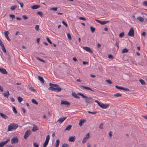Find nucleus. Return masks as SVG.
I'll return each instance as SVG.
<instances>
[{
	"instance_id": "1",
	"label": "nucleus",
	"mask_w": 147,
	"mask_h": 147,
	"mask_svg": "<svg viewBox=\"0 0 147 147\" xmlns=\"http://www.w3.org/2000/svg\"><path fill=\"white\" fill-rule=\"evenodd\" d=\"M18 127V125L15 123H11L8 127L7 130L8 131H11L16 129Z\"/></svg>"
},
{
	"instance_id": "2",
	"label": "nucleus",
	"mask_w": 147,
	"mask_h": 147,
	"mask_svg": "<svg viewBox=\"0 0 147 147\" xmlns=\"http://www.w3.org/2000/svg\"><path fill=\"white\" fill-rule=\"evenodd\" d=\"M49 90L51 91L54 90L55 92H59L61 90V89L60 87L54 88L53 87H49Z\"/></svg>"
},
{
	"instance_id": "3",
	"label": "nucleus",
	"mask_w": 147,
	"mask_h": 147,
	"mask_svg": "<svg viewBox=\"0 0 147 147\" xmlns=\"http://www.w3.org/2000/svg\"><path fill=\"white\" fill-rule=\"evenodd\" d=\"M50 139V136L49 135H47L46 138V139L45 142L43 144V147H46L47 145L49 140Z\"/></svg>"
},
{
	"instance_id": "4",
	"label": "nucleus",
	"mask_w": 147,
	"mask_h": 147,
	"mask_svg": "<svg viewBox=\"0 0 147 147\" xmlns=\"http://www.w3.org/2000/svg\"><path fill=\"white\" fill-rule=\"evenodd\" d=\"M31 133V131L30 130H28L26 131L25 132L24 135V138L25 139H26Z\"/></svg>"
},
{
	"instance_id": "5",
	"label": "nucleus",
	"mask_w": 147,
	"mask_h": 147,
	"mask_svg": "<svg viewBox=\"0 0 147 147\" xmlns=\"http://www.w3.org/2000/svg\"><path fill=\"white\" fill-rule=\"evenodd\" d=\"M129 36L131 37H133L134 35V31L133 28H131L128 33Z\"/></svg>"
},
{
	"instance_id": "6",
	"label": "nucleus",
	"mask_w": 147,
	"mask_h": 147,
	"mask_svg": "<svg viewBox=\"0 0 147 147\" xmlns=\"http://www.w3.org/2000/svg\"><path fill=\"white\" fill-rule=\"evenodd\" d=\"M83 48L84 50L89 53H93V51L91 50V49L88 47H83Z\"/></svg>"
},
{
	"instance_id": "7",
	"label": "nucleus",
	"mask_w": 147,
	"mask_h": 147,
	"mask_svg": "<svg viewBox=\"0 0 147 147\" xmlns=\"http://www.w3.org/2000/svg\"><path fill=\"white\" fill-rule=\"evenodd\" d=\"M109 106V104H104L102 103H101L99 106L102 108L105 109L108 108Z\"/></svg>"
},
{
	"instance_id": "8",
	"label": "nucleus",
	"mask_w": 147,
	"mask_h": 147,
	"mask_svg": "<svg viewBox=\"0 0 147 147\" xmlns=\"http://www.w3.org/2000/svg\"><path fill=\"white\" fill-rule=\"evenodd\" d=\"M61 104L67 105V107L69 106L70 105V103L68 101L62 100L61 101Z\"/></svg>"
},
{
	"instance_id": "9",
	"label": "nucleus",
	"mask_w": 147,
	"mask_h": 147,
	"mask_svg": "<svg viewBox=\"0 0 147 147\" xmlns=\"http://www.w3.org/2000/svg\"><path fill=\"white\" fill-rule=\"evenodd\" d=\"M18 142V138L16 137H14L11 140V143L12 144L16 143Z\"/></svg>"
},
{
	"instance_id": "10",
	"label": "nucleus",
	"mask_w": 147,
	"mask_h": 147,
	"mask_svg": "<svg viewBox=\"0 0 147 147\" xmlns=\"http://www.w3.org/2000/svg\"><path fill=\"white\" fill-rule=\"evenodd\" d=\"M10 140V139H8L5 141L1 142L0 143V147H3Z\"/></svg>"
},
{
	"instance_id": "11",
	"label": "nucleus",
	"mask_w": 147,
	"mask_h": 147,
	"mask_svg": "<svg viewBox=\"0 0 147 147\" xmlns=\"http://www.w3.org/2000/svg\"><path fill=\"white\" fill-rule=\"evenodd\" d=\"M67 118L66 117H61L57 120V122H59L60 123H62Z\"/></svg>"
},
{
	"instance_id": "12",
	"label": "nucleus",
	"mask_w": 147,
	"mask_h": 147,
	"mask_svg": "<svg viewBox=\"0 0 147 147\" xmlns=\"http://www.w3.org/2000/svg\"><path fill=\"white\" fill-rule=\"evenodd\" d=\"M92 98L91 97H88L87 96V98H85L84 99V101L87 103L86 106H87L88 103H90V102L89 101V100H92Z\"/></svg>"
},
{
	"instance_id": "13",
	"label": "nucleus",
	"mask_w": 147,
	"mask_h": 147,
	"mask_svg": "<svg viewBox=\"0 0 147 147\" xmlns=\"http://www.w3.org/2000/svg\"><path fill=\"white\" fill-rule=\"evenodd\" d=\"M0 72H1L3 74H7V72L5 69L3 68L0 67Z\"/></svg>"
},
{
	"instance_id": "14",
	"label": "nucleus",
	"mask_w": 147,
	"mask_h": 147,
	"mask_svg": "<svg viewBox=\"0 0 147 147\" xmlns=\"http://www.w3.org/2000/svg\"><path fill=\"white\" fill-rule=\"evenodd\" d=\"M5 34V35L6 38L10 42L11 41L10 39L8 37V34H9V32L8 31H5L4 32Z\"/></svg>"
},
{
	"instance_id": "15",
	"label": "nucleus",
	"mask_w": 147,
	"mask_h": 147,
	"mask_svg": "<svg viewBox=\"0 0 147 147\" xmlns=\"http://www.w3.org/2000/svg\"><path fill=\"white\" fill-rule=\"evenodd\" d=\"M33 127L32 129V131L33 132H35L38 130V127L35 124L33 125Z\"/></svg>"
},
{
	"instance_id": "16",
	"label": "nucleus",
	"mask_w": 147,
	"mask_h": 147,
	"mask_svg": "<svg viewBox=\"0 0 147 147\" xmlns=\"http://www.w3.org/2000/svg\"><path fill=\"white\" fill-rule=\"evenodd\" d=\"M40 6L39 5H34L33 6H31V8L33 9H36L40 7Z\"/></svg>"
},
{
	"instance_id": "17",
	"label": "nucleus",
	"mask_w": 147,
	"mask_h": 147,
	"mask_svg": "<svg viewBox=\"0 0 147 147\" xmlns=\"http://www.w3.org/2000/svg\"><path fill=\"white\" fill-rule=\"evenodd\" d=\"M30 90L34 92H37L36 90L34 89L31 85H30L28 86Z\"/></svg>"
},
{
	"instance_id": "18",
	"label": "nucleus",
	"mask_w": 147,
	"mask_h": 147,
	"mask_svg": "<svg viewBox=\"0 0 147 147\" xmlns=\"http://www.w3.org/2000/svg\"><path fill=\"white\" fill-rule=\"evenodd\" d=\"M81 87L83 88H84L86 90H90L92 91H94L91 88H90L89 87L86 86H83V85L81 86Z\"/></svg>"
},
{
	"instance_id": "19",
	"label": "nucleus",
	"mask_w": 147,
	"mask_h": 147,
	"mask_svg": "<svg viewBox=\"0 0 147 147\" xmlns=\"http://www.w3.org/2000/svg\"><path fill=\"white\" fill-rule=\"evenodd\" d=\"M75 139V136H71L69 138L68 140L70 142H74V141Z\"/></svg>"
},
{
	"instance_id": "20",
	"label": "nucleus",
	"mask_w": 147,
	"mask_h": 147,
	"mask_svg": "<svg viewBox=\"0 0 147 147\" xmlns=\"http://www.w3.org/2000/svg\"><path fill=\"white\" fill-rule=\"evenodd\" d=\"M86 119H83L80 120L79 123V125L80 126H81L82 125L83 123H84L86 121Z\"/></svg>"
},
{
	"instance_id": "21",
	"label": "nucleus",
	"mask_w": 147,
	"mask_h": 147,
	"mask_svg": "<svg viewBox=\"0 0 147 147\" xmlns=\"http://www.w3.org/2000/svg\"><path fill=\"white\" fill-rule=\"evenodd\" d=\"M0 116L5 119L8 118V117L7 115L1 113H0Z\"/></svg>"
},
{
	"instance_id": "22",
	"label": "nucleus",
	"mask_w": 147,
	"mask_h": 147,
	"mask_svg": "<svg viewBox=\"0 0 147 147\" xmlns=\"http://www.w3.org/2000/svg\"><path fill=\"white\" fill-rule=\"evenodd\" d=\"M71 94L75 98L78 99L80 98V97L78 96V94H77L74 92H72Z\"/></svg>"
},
{
	"instance_id": "23",
	"label": "nucleus",
	"mask_w": 147,
	"mask_h": 147,
	"mask_svg": "<svg viewBox=\"0 0 147 147\" xmlns=\"http://www.w3.org/2000/svg\"><path fill=\"white\" fill-rule=\"evenodd\" d=\"M38 79L39 80H40L41 82L43 84H44V81L43 78L42 77L38 76Z\"/></svg>"
},
{
	"instance_id": "24",
	"label": "nucleus",
	"mask_w": 147,
	"mask_h": 147,
	"mask_svg": "<svg viewBox=\"0 0 147 147\" xmlns=\"http://www.w3.org/2000/svg\"><path fill=\"white\" fill-rule=\"evenodd\" d=\"M49 86H50V87H57L59 86V85H58V84H52L51 83H49Z\"/></svg>"
},
{
	"instance_id": "25",
	"label": "nucleus",
	"mask_w": 147,
	"mask_h": 147,
	"mask_svg": "<svg viewBox=\"0 0 147 147\" xmlns=\"http://www.w3.org/2000/svg\"><path fill=\"white\" fill-rule=\"evenodd\" d=\"M10 95V94L9 93V92L8 91H7L5 93H4L3 94V96L7 98H8L9 96Z\"/></svg>"
},
{
	"instance_id": "26",
	"label": "nucleus",
	"mask_w": 147,
	"mask_h": 147,
	"mask_svg": "<svg viewBox=\"0 0 147 147\" xmlns=\"http://www.w3.org/2000/svg\"><path fill=\"white\" fill-rule=\"evenodd\" d=\"M109 21H100V24L102 25H104L108 22Z\"/></svg>"
},
{
	"instance_id": "27",
	"label": "nucleus",
	"mask_w": 147,
	"mask_h": 147,
	"mask_svg": "<svg viewBox=\"0 0 147 147\" xmlns=\"http://www.w3.org/2000/svg\"><path fill=\"white\" fill-rule=\"evenodd\" d=\"M72 127V125H69L67 126L66 127V128L65 129V131L67 130L69 131L71 129V127Z\"/></svg>"
},
{
	"instance_id": "28",
	"label": "nucleus",
	"mask_w": 147,
	"mask_h": 147,
	"mask_svg": "<svg viewBox=\"0 0 147 147\" xmlns=\"http://www.w3.org/2000/svg\"><path fill=\"white\" fill-rule=\"evenodd\" d=\"M139 81L143 85H145L146 84L145 81L142 79H140L139 80Z\"/></svg>"
},
{
	"instance_id": "29",
	"label": "nucleus",
	"mask_w": 147,
	"mask_h": 147,
	"mask_svg": "<svg viewBox=\"0 0 147 147\" xmlns=\"http://www.w3.org/2000/svg\"><path fill=\"white\" fill-rule=\"evenodd\" d=\"M78 95L81 96L83 98H87V96H84L83 94L81 93H78Z\"/></svg>"
},
{
	"instance_id": "30",
	"label": "nucleus",
	"mask_w": 147,
	"mask_h": 147,
	"mask_svg": "<svg viewBox=\"0 0 147 147\" xmlns=\"http://www.w3.org/2000/svg\"><path fill=\"white\" fill-rule=\"evenodd\" d=\"M137 19L140 22H142L144 20L143 18L142 17L140 16L138 17L137 18Z\"/></svg>"
},
{
	"instance_id": "31",
	"label": "nucleus",
	"mask_w": 147,
	"mask_h": 147,
	"mask_svg": "<svg viewBox=\"0 0 147 147\" xmlns=\"http://www.w3.org/2000/svg\"><path fill=\"white\" fill-rule=\"evenodd\" d=\"M31 101L32 103H34V104H35V105H38V102L34 99H32V100Z\"/></svg>"
},
{
	"instance_id": "32",
	"label": "nucleus",
	"mask_w": 147,
	"mask_h": 147,
	"mask_svg": "<svg viewBox=\"0 0 147 147\" xmlns=\"http://www.w3.org/2000/svg\"><path fill=\"white\" fill-rule=\"evenodd\" d=\"M128 52V50L126 48H125L123 49L122 51V53H127Z\"/></svg>"
},
{
	"instance_id": "33",
	"label": "nucleus",
	"mask_w": 147,
	"mask_h": 147,
	"mask_svg": "<svg viewBox=\"0 0 147 147\" xmlns=\"http://www.w3.org/2000/svg\"><path fill=\"white\" fill-rule=\"evenodd\" d=\"M60 143L59 140H56L55 144V147H58Z\"/></svg>"
},
{
	"instance_id": "34",
	"label": "nucleus",
	"mask_w": 147,
	"mask_h": 147,
	"mask_svg": "<svg viewBox=\"0 0 147 147\" xmlns=\"http://www.w3.org/2000/svg\"><path fill=\"white\" fill-rule=\"evenodd\" d=\"M114 96L115 97H121L122 96V95L119 93H117L114 94Z\"/></svg>"
},
{
	"instance_id": "35",
	"label": "nucleus",
	"mask_w": 147,
	"mask_h": 147,
	"mask_svg": "<svg viewBox=\"0 0 147 147\" xmlns=\"http://www.w3.org/2000/svg\"><path fill=\"white\" fill-rule=\"evenodd\" d=\"M90 29L92 33H93L95 30V28L92 26H91L90 27Z\"/></svg>"
},
{
	"instance_id": "36",
	"label": "nucleus",
	"mask_w": 147,
	"mask_h": 147,
	"mask_svg": "<svg viewBox=\"0 0 147 147\" xmlns=\"http://www.w3.org/2000/svg\"><path fill=\"white\" fill-rule=\"evenodd\" d=\"M13 110L14 112V113L15 114H16L17 113V111L16 110V109L15 108V107L14 106L12 107Z\"/></svg>"
},
{
	"instance_id": "37",
	"label": "nucleus",
	"mask_w": 147,
	"mask_h": 147,
	"mask_svg": "<svg viewBox=\"0 0 147 147\" xmlns=\"http://www.w3.org/2000/svg\"><path fill=\"white\" fill-rule=\"evenodd\" d=\"M124 36V33L123 32L121 33L119 35V36L120 38L123 37Z\"/></svg>"
},
{
	"instance_id": "38",
	"label": "nucleus",
	"mask_w": 147,
	"mask_h": 147,
	"mask_svg": "<svg viewBox=\"0 0 147 147\" xmlns=\"http://www.w3.org/2000/svg\"><path fill=\"white\" fill-rule=\"evenodd\" d=\"M57 7H52L50 9V10H53L54 11H56L57 10Z\"/></svg>"
},
{
	"instance_id": "39",
	"label": "nucleus",
	"mask_w": 147,
	"mask_h": 147,
	"mask_svg": "<svg viewBox=\"0 0 147 147\" xmlns=\"http://www.w3.org/2000/svg\"><path fill=\"white\" fill-rule=\"evenodd\" d=\"M107 82L109 84H112V82L110 79H108L106 80Z\"/></svg>"
},
{
	"instance_id": "40",
	"label": "nucleus",
	"mask_w": 147,
	"mask_h": 147,
	"mask_svg": "<svg viewBox=\"0 0 147 147\" xmlns=\"http://www.w3.org/2000/svg\"><path fill=\"white\" fill-rule=\"evenodd\" d=\"M90 137V134L89 133H88L86 136L84 137V138H86V139H88Z\"/></svg>"
},
{
	"instance_id": "41",
	"label": "nucleus",
	"mask_w": 147,
	"mask_h": 147,
	"mask_svg": "<svg viewBox=\"0 0 147 147\" xmlns=\"http://www.w3.org/2000/svg\"><path fill=\"white\" fill-rule=\"evenodd\" d=\"M6 55L7 56L8 60L9 61H10L11 59L9 54L8 53H6Z\"/></svg>"
},
{
	"instance_id": "42",
	"label": "nucleus",
	"mask_w": 147,
	"mask_h": 147,
	"mask_svg": "<svg viewBox=\"0 0 147 147\" xmlns=\"http://www.w3.org/2000/svg\"><path fill=\"white\" fill-rule=\"evenodd\" d=\"M37 13L39 16H42L43 15V13L42 11H39L37 12Z\"/></svg>"
},
{
	"instance_id": "43",
	"label": "nucleus",
	"mask_w": 147,
	"mask_h": 147,
	"mask_svg": "<svg viewBox=\"0 0 147 147\" xmlns=\"http://www.w3.org/2000/svg\"><path fill=\"white\" fill-rule=\"evenodd\" d=\"M108 57L111 59H113L114 58L113 56L111 54L108 55Z\"/></svg>"
},
{
	"instance_id": "44",
	"label": "nucleus",
	"mask_w": 147,
	"mask_h": 147,
	"mask_svg": "<svg viewBox=\"0 0 147 147\" xmlns=\"http://www.w3.org/2000/svg\"><path fill=\"white\" fill-rule=\"evenodd\" d=\"M17 2L19 3V4H20V7H21L22 8L24 6V4H23V3H21L19 1H17Z\"/></svg>"
},
{
	"instance_id": "45",
	"label": "nucleus",
	"mask_w": 147,
	"mask_h": 147,
	"mask_svg": "<svg viewBox=\"0 0 147 147\" xmlns=\"http://www.w3.org/2000/svg\"><path fill=\"white\" fill-rule=\"evenodd\" d=\"M18 101L20 102H21L23 100L22 98L20 96L18 98Z\"/></svg>"
},
{
	"instance_id": "46",
	"label": "nucleus",
	"mask_w": 147,
	"mask_h": 147,
	"mask_svg": "<svg viewBox=\"0 0 147 147\" xmlns=\"http://www.w3.org/2000/svg\"><path fill=\"white\" fill-rule=\"evenodd\" d=\"M1 48L2 49V50L3 51L4 53H6V50L4 46H3L2 47H1Z\"/></svg>"
},
{
	"instance_id": "47",
	"label": "nucleus",
	"mask_w": 147,
	"mask_h": 147,
	"mask_svg": "<svg viewBox=\"0 0 147 147\" xmlns=\"http://www.w3.org/2000/svg\"><path fill=\"white\" fill-rule=\"evenodd\" d=\"M33 146L34 147H38L39 146L38 144L36 142L33 143Z\"/></svg>"
},
{
	"instance_id": "48",
	"label": "nucleus",
	"mask_w": 147,
	"mask_h": 147,
	"mask_svg": "<svg viewBox=\"0 0 147 147\" xmlns=\"http://www.w3.org/2000/svg\"><path fill=\"white\" fill-rule=\"evenodd\" d=\"M69 146V145L67 144L64 143L63 144L61 147H67Z\"/></svg>"
},
{
	"instance_id": "49",
	"label": "nucleus",
	"mask_w": 147,
	"mask_h": 147,
	"mask_svg": "<svg viewBox=\"0 0 147 147\" xmlns=\"http://www.w3.org/2000/svg\"><path fill=\"white\" fill-rule=\"evenodd\" d=\"M67 35V37H68L69 39V40H71V35L70 34L68 33Z\"/></svg>"
},
{
	"instance_id": "50",
	"label": "nucleus",
	"mask_w": 147,
	"mask_h": 147,
	"mask_svg": "<svg viewBox=\"0 0 147 147\" xmlns=\"http://www.w3.org/2000/svg\"><path fill=\"white\" fill-rule=\"evenodd\" d=\"M79 19L80 20H84V21H85V20H86V19L85 18H84L83 17H80L79 18Z\"/></svg>"
},
{
	"instance_id": "51",
	"label": "nucleus",
	"mask_w": 147,
	"mask_h": 147,
	"mask_svg": "<svg viewBox=\"0 0 147 147\" xmlns=\"http://www.w3.org/2000/svg\"><path fill=\"white\" fill-rule=\"evenodd\" d=\"M99 127L100 129H103V124L102 123L100 124Z\"/></svg>"
},
{
	"instance_id": "52",
	"label": "nucleus",
	"mask_w": 147,
	"mask_h": 147,
	"mask_svg": "<svg viewBox=\"0 0 147 147\" xmlns=\"http://www.w3.org/2000/svg\"><path fill=\"white\" fill-rule=\"evenodd\" d=\"M62 23L66 27H67V24L64 21H62Z\"/></svg>"
},
{
	"instance_id": "53",
	"label": "nucleus",
	"mask_w": 147,
	"mask_h": 147,
	"mask_svg": "<svg viewBox=\"0 0 147 147\" xmlns=\"http://www.w3.org/2000/svg\"><path fill=\"white\" fill-rule=\"evenodd\" d=\"M37 59L38 60H39L41 61H42V62H43V63H45V61L44 60H43L42 59H40V58H39V57H37Z\"/></svg>"
},
{
	"instance_id": "54",
	"label": "nucleus",
	"mask_w": 147,
	"mask_h": 147,
	"mask_svg": "<svg viewBox=\"0 0 147 147\" xmlns=\"http://www.w3.org/2000/svg\"><path fill=\"white\" fill-rule=\"evenodd\" d=\"M47 41L50 44H52V42H51V41L49 39V38L48 37H47Z\"/></svg>"
},
{
	"instance_id": "55",
	"label": "nucleus",
	"mask_w": 147,
	"mask_h": 147,
	"mask_svg": "<svg viewBox=\"0 0 147 147\" xmlns=\"http://www.w3.org/2000/svg\"><path fill=\"white\" fill-rule=\"evenodd\" d=\"M88 112L89 113H90L92 114H96L97 113L96 112H92L90 111H88Z\"/></svg>"
},
{
	"instance_id": "56",
	"label": "nucleus",
	"mask_w": 147,
	"mask_h": 147,
	"mask_svg": "<svg viewBox=\"0 0 147 147\" xmlns=\"http://www.w3.org/2000/svg\"><path fill=\"white\" fill-rule=\"evenodd\" d=\"M0 45L1 47L4 46V44H3V42L2 41L1 39H0Z\"/></svg>"
},
{
	"instance_id": "57",
	"label": "nucleus",
	"mask_w": 147,
	"mask_h": 147,
	"mask_svg": "<svg viewBox=\"0 0 147 147\" xmlns=\"http://www.w3.org/2000/svg\"><path fill=\"white\" fill-rule=\"evenodd\" d=\"M91 146H94L95 147L96 146V145L95 144H94V146H92V145H90V144L89 143H88L87 144V147H90Z\"/></svg>"
},
{
	"instance_id": "58",
	"label": "nucleus",
	"mask_w": 147,
	"mask_h": 147,
	"mask_svg": "<svg viewBox=\"0 0 147 147\" xmlns=\"http://www.w3.org/2000/svg\"><path fill=\"white\" fill-rule=\"evenodd\" d=\"M35 28L36 30H38L39 29V26L38 25H36Z\"/></svg>"
},
{
	"instance_id": "59",
	"label": "nucleus",
	"mask_w": 147,
	"mask_h": 147,
	"mask_svg": "<svg viewBox=\"0 0 147 147\" xmlns=\"http://www.w3.org/2000/svg\"><path fill=\"white\" fill-rule=\"evenodd\" d=\"M22 18L24 20H26L28 19V18L26 15H23L22 16Z\"/></svg>"
},
{
	"instance_id": "60",
	"label": "nucleus",
	"mask_w": 147,
	"mask_h": 147,
	"mask_svg": "<svg viewBox=\"0 0 147 147\" xmlns=\"http://www.w3.org/2000/svg\"><path fill=\"white\" fill-rule=\"evenodd\" d=\"M10 17L12 18H15V16L13 14H10L9 15Z\"/></svg>"
},
{
	"instance_id": "61",
	"label": "nucleus",
	"mask_w": 147,
	"mask_h": 147,
	"mask_svg": "<svg viewBox=\"0 0 147 147\" xmlns=\"http://www.w3.org/2000/svg\"><path fill=\"white\" fill-rule=\"evenodd\" d=\"M87 139L85 138H83V139L82 141V143H85V142H86L87 141Z\"/></svg>"
},
{
	"instance_id": "62",
	"label": "nucleus",
	"mask_w": 147,
	"mask_h": 147,
	"mask_svg": "<svg viewBox=\"0 0 147 147\" xmlns=\"http://www.w3.org/2000/svg\"><path fill=\"white\" fill-rule=\"evenodd\" d=\"M112 134L113 132L111 131H110L109 133V136L110 137V138H111V136H112Z\"/></svg>"
},
{
	"instance_id": "63",
	"label": "nucleus",
	"mask_w": 147,
	"mask_h": 147,
	"mask_svg": "<svg viewBox=\"0 0 147 147\" xmlns=\"http://www.w3.org/2000/svg\"><path fill=\"white\" fill-rule=\"evenodd\" d=\"M94 101H95V102H96V103L98 104V105L99 106V105H100V103H100V102H99L98 101V100H95Z\"/></svg>"
},
{
	"instance_id": "64",
	"label": "nucleus",
	"mask_w": 147,
	"mask_h": 147,
	"mask_svg": "<svg viewBox=\"0 0 147 147\" xmlns=\"http://www.w3.org/2000/svg\"><path fill=\"white\" fill-rule=\"evenodd\" d=\"M143 5L145 6H147V1H145L143 3Z\"/></svg>"
}]
</instances>
